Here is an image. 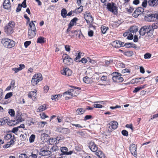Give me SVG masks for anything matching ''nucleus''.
I'll list each match as a JSON object with an SVG mask.
<instances>
[{
	"mask_svg": "<svg viewBox=\"0 0 158 158\" xmlns=\"http://www.w3.org/2000/svg\"><path fill=\"white\" fill-rule=\"evenodd\" d=\"M73 89H70L68 91L64 92L63 94V96L65 97L66 100H68L71 98L73 96H76L79 94V91L77 89H79V87L74 86H70Z\"/></svg>",
	"mask_w": 158,
	"mask_h": 158,
	"instance_id": "obj_1",
	"label": "nucleus"
},
{
	"mask_svg": "<svg viewBox=\"0 0 158 158\" xmlns=\"http://www.w3.org/2000/svg\"><path fill=\"white\" fill-rule=\"evenodd\" d=\"M34 22L36 21H31L29 24V28L28 31V37L29 39L33 38L36 35L37 30Z\"/></svg>",
	"mask_w": 158,
	"mask_h": 158,
	"instance_id": "obj_2",
	"label": "nucleus"
},
{
	"mask_svg": "<svg viewBox=\"0 0 158 158\" xmlns=\"http://www.w3.org/2000/svg\"><path fill=\"white\" fill-rule=\"evenodd\" d=\"M15 23L13 21H10L4 27V31L8 35H10L14 32Z\"/></svg>",
	"mask_w": 158,
	"mask_h": 158,
	"instance_id": "obj_3",
	"label": "nucleus"
},
{
	"mask_svg": "<svg viewBox=\"0 0 158 158\" xmlns=\"http://www.w3.org/2000/svg\"><path fill=\"white\" fill-rule=\"evenodd\" d=\"M139 33L142 35H144L147 33L148 36L151 37L153 34V29L151 26H144L141 28Z\"/></svg>",
	"mask_w": 158,
	"mask_h": 158,
	"instance_id": "obj_4",
	"label": "nucleus"
},
{
	"mask_svg": "<svg viewBox=\"0 0 158 158\" xmlns=\"http://www.w3.org/2000/svg\"><path fill=\"white\" fill-rule=\"evenodd\" d=\"M1 43L5 48H10L14 47L15 42L12 40L7 38H4L2 39Z\"/></svg>",
	"mask_w": 158,
	"mask_h": 158,
	"instance_id": "obj_5",
	"label": "nucleus"
},
{
	"mask_svg": "<svg viewBox=\"0 0 158 158\" xmlns=\"http://www.w3.org/2000/svg\"><path fill=\"white\" fill-rule=\"evenodd\" d=\"M106 8L108 10L112 12L113 14L114 15L118 14V7L114 2H108L107 4Z\"/></svg>",
	"mask_w": 158,
	"mask_h": 158,
	"instance_id": "obj_6",
	"label": "nucleus"
},
{
	"mask_svg": "<svg viewBox=\"0 0 158 158\" xmlns=\"http://www.w3.org/2000/svg\"><path fill=\"white\" fill-rule=\"evenodd\" d=\"M43 79V77L41 73L35 74L33 76L31 79V83L33 86H35Z\"/></svg>",
	"mask_w": 158,
	"mask_h": 158,
	"instance_id": "obj_7",
	"label": "nucleus"
},
{
	"mask_svg": "<svg viewBox=\"0 0 158 158\" xmlns=\"http://www.w3.org/2000/svg\"><path fill=\"white\" fill-rule=\"evenodd\" d=\"M24 121V119L22 116L21 113L19 111L17 112L15 115L14 116V119L12 120V122H13V125H15Z\"/></svg>",
	"mask_w": 158,
	"mask_h": 158,
	"instance_id": "obj_8",
	"label": "nucleus"
},
{
	"mask_svg": "<svg viewBox=\"0 0 158 158\" xmlns=\"http://www.w3.org/2000/svg\"><path fill=\"white\" fill-rule=\"evenodd\" d=\"M113 76L112 79L114 82L117 83L121 82L124 80L123 78L121 77V74L117 72H114L112 74Z\"/></svg>",
	"mask_w": 158,
	"mask_h": 158,
	"instance_id": "obj_9",
	"label": "nucleus"
},
{
	"mask_svg": "<svg viewBox=\"0 0 158 158\" xmlns=\"http://www.w3.org/2000/svg\"><path fill=\"white\" fill-rule=\"evenodd\" d=\"M118 125V123L117 121H112L107 124V129L109 132L112 131L117 128Z\"/></svg>",
	"mask_w": 158,
	"mask_h": 158,
	"instance_id": "obj_10",
	"label": "nucleus"
},
{
	"mask_svg": "<svg viewBox=\"0 0 158 158\" xmlns=\"http://www.w3.org/2000/svg\"><path fill=\"white\" fill-rule=\"evenodd\" d=\"M62 59L63 62L64 64L69 65L73 64V60L70 57L69 55L66 54H64L62 56Z\"/></svg>",
	"mask_w": 158,
	"mask_h": 158,
	"instance_id": "obj_11",
	"label": "nucleus"
},
{
	"mask_svg": "<svg viewBox=\"0 0 158 158\" xmlns=\"http://www.w3.org/2000/svg\"><path fill=\"white\" fill-rule=\"evenodd\" d=\"M84 17L87 23L90 25L93 22L94 19L90 13L86 12L84 15Z\"/></svg>",
	"mask_w": 158,
	"mask_h": 158,
	"instance_id": "obj_12",
	"label": "nucleus"
},
{
	"mask_svg": "<svg viewBox=\"0 0 158 158\" xmlns=\"http://www.w3.org/2000/svg\"><path fill=\"white\" fill-rule=\"evenodd\" d=\"M144 11V9L142 7H139L137 8L132 14L133 17L137 18Z\"/></svg>",
	"mask_w": 158,
	"mask_h": 158,
	"instance_id": "obj_13",
	"label": "nucleus"
},
{
	"mask_svg": "<svg viewBox=\"0 0 158 158\" xmlns=\"http://www.w3.org/2000/svg\"><path fill=\"white\" fill-rule=\"evenodd\" d=\"M4 138L6 140L10 139L9 142L10 144H14L15 141V136L14 135L12 136L11 134H7L5 136Z\"/></svg>",
	"mask_w": 158,
	"mask_h": 158,
	"instance_id": "obj_14",
	"label": "nucleus"
},
{
	"mask_svg": "<svg viewBox=\"0 0 158 158\" xmlns=\"http://www.w3.org/2000/svg\"><path fill=\"white\" fill-rule=\"evenodd\" d=\"M129 149L131 154L135 157H136L137 154L136 152V145L132 143L130 146Z\"/></svg>",
	"mask_w": 158,
	"mask_h": 158,
	"instance_id": "obj_15",
	"label": "nucleus"
},
{
	"mask_svg": "<svg viewBox=\"0 0 158 158\" xmlns=\"http://www.w3.org/2000/svg\"><path fill=\"white\" fill-rule=\"evenodd\" d=\"M60 72L62 75L67 76H69L72 74V71L67 68L64 67L63 69L61 70Z\"/></svg>",
	"mask_w": 158,
	"mask_h": 158,
	"instance_id": "obj_16",
	"label": "nucleus"
},
{
	"mask_svg": "<svg viewBox=\"0 0 158 158\" xmlns=\"http://www.w3.org/2000/svg\"><path fill=\"white\" fill-rule=\"evenodd\" d=\"M124 42L120 40H115L112 43V46L114 48H120L124 46Z\"/></svg>",
	"mask_w": 158,
	"mask_h": 158,
	"instance_id": "obj_17",
	"label": "nucleus"
},
{
	"mask_svg": "<svg viewBox=\"0 0 158 158\" xmlns=\"http://www.w3.org/2000/svg\"><path fill=\"white\" fill-rule=\"evenodd\" d=\"M144 19L145 21L148 22H152L155 21L153 14H147L145 16Z\"/></svg>",
	"mask_w": 158,
	"mask_h": 158,
	"instance_id": "obj_18",
	"label": "nucleus"
},
{
	"mask_svg": "<svg viewBox=\"0 0 158 158\" xmlns=\"http://www.w3.org/2000/svg\"><path fill=\"white\" fill-rule=\"evenodd\" d=\"M91 151L94 152H96L98 150V147L94 142H90L89 146Z\"/></svg>",
	"mask_w": 158,
	"mask_h": 158,
	"instance_id": "obj_19",
	"label": "nucleus"
},
{
	"mask_svg": "<svg viewBox=\"0 0 158 158\" xmlns=\"http://www.w3.org/2000/svg\"><path fill=\"white\" fill-rule=\"evenodd\" d=\"M3 6L4 9L7 10H10L11 5L10 0H4L3 3Z\"/></svg>",
	"mask_w": 158,
	"mask_h": 158,
	"instance_id": "obj_20",
	"label": "nucleus"
},
{
	"mask_svg": "<svg viewBox=\"0 0 158 158\" xmlns=\"http://www.w3.org/2000/svg\"><path fill=\"white\" fill-rule=\"evenodd\" d=\"M148 5L151 7H157L158 6V0H148Z\"/></svg>",
	"mask_w": 158,
	"mask_h": 158,
	"instance_id": "obj_21",
	"label": "nucleus"
},
{
	"mask_svg": "<svg viewBox=\"0 0 158 158\" xmlns=\"http://www.w3.org/2000/svg\"><path fill=\"white\" fill-rule=\"evenodd\" d=\"M37 92V90L35 89H34L33 91L29 92L28 94V97L32 100H35L36 98Z\"/></svg>",
	"mask_w": 158,
	"mask_h": 158,
	"instance_id": "obj_22",
	"label": "nucleus"
},
{
	"mask_svg": "<svg viewBox=\"0 0 158 158\" xmlns=\"http://www.w3.org/2000/svg\"><path fill=\"white\" fill-rule=\"evenodd\" d=\"M51 154V152L49 150H43L41 149L39 154L40 155L43 156H46L50 155Z\"/></svg>",
	"mask_w": 158,
	"mask_h": 158,
	"instance_id": "obj_23",
	"label": "nucleus"
},
{
	"mask_svg": "<svg viewBox=\"0 0 158 158\" xmlns=\"http://www.w3.org/2000/svg\"><path fill=\"white\" fill-rule=\"evenodd\" d=\"M57 139L56 138H52L47 140V143L49 145L54 146L57 143Z\"/></svg>",
	"mask_w": 158,
	"mask_h": 158,
	"instance_id": "obj_24",
	"label": "nucleus"
},
{
	"mask_svg": "<svg viewBox=\"0 0 158 158\" xmlns=\"http://www.w3.org/2000/svg\"><path fill=\"white\" fill-rule=\"evenodd\" d=\"M129 31L131 33H133V34H136V32L138 33V28L137 26H133L130 27L129 29Z\"/></svg>",
	"mask_w": 158,
	"mask_h": 158,
	"instance_id": "obj_25",
	"label": "nucleus"
},
{
	"mask_svg": "<svg viewBox=\"0 0 158 158\" xmlns=\"http://www.w3.org/2000/svg\"><path fill=\"white\" fill-rule=\"evenodd\" d=\"M78 19L77 18L75 17L72 19L68 25L72 27L73 26L76 25L77 24V21Z\"/></svg>",
	"mask_w": 158,
	"mask_h": 158,
	"instance_id": "obj_26",
	"label": "nucleus"
},
{
	"mask_svg": "<svg viewBox=\"0 0 158 158\" xmlns=\"http://www.w3.org/2000/svg\"><path fill=\"white\" fill-rule=\"evenodd\" d=\"M47 109L46 105L45 104H44L39 107L37 110V112H40L45 110Z\"/></svg>",
	"mask_w": 158,
	"mask_h": 158,
	"instance_id": "obj_27",
	"label": "nucleus"
},
{
	"mask_svg": "<svg viewBox=\"0 0 158 158\" xmlns=\"http://www.w3.org/2000/svg\"><path fill=\"white\" fill-rule=\"evenodd\" d=\"M95 154L100 158H105V156L104 153L101 150H98L96 153Z\"/></svg>",
	"mask_w": 158,
	"mask_h": 158,
	"instance_id": "obj_28",
	"label": "nucleus"
},
{
	"mask_svg": "<svg viewBox=\"0 0 158 158\" xmlns=\"http://www.w3.org/2000/svg\"><path fill=\"white\" fill-rule=\"evenodd\" d=\"M46 42V39L43 36H40L37 39V43L43 44Z\"/></svg>",
	"mask_w": 158,
	"mask_h": 158,
	"instance_id": "obj_29",
	"label": "nucleus"
},
{
	"mask_svg": "<svg viewBox=\"0 0 158 158\" xmlns=\"http://www.w3.org/2000/svg\"><path fill=\"white\" fill-rule=\"evenodd\" d=\"M15 81L14 80H12L10 82V85L6 88V90L7 91L10 90L12 88L13 89L15 87Z\"/></svg>",
	"mask_w": 158,
	"mask_h": 158,
	"instance_id": "obj_30",
	"label": "nucleus"
},
{
	"mask_svg": "<svg viewBox=\"0 0 158 158\" xmlns=\"http://www.w3.org/2000/svg\"><path fill=\"white\" fill-rule=\"evenodd\" d=\"M48 135L46 133L42 134L41 135V139L43 142L47 141Z\"/></svg>",
	"mask_w": 158,
	"mask_h": 158,
	"instance_id": "obj_31",
	"label": "nucleus"
},
{
	"mask_svg": "<svg viewBox=\"0 0 158 158\" xmlns=\"http://www.w3.org/2000/svg\"><path fill=\"white\" fill-rule=\"evenodd\" d=\"M73 54L74 55V57H75L74 58V61L76 62H79V52L78 51L75 52V53H73Z\"/></svg>",
	"mask_w": 158,
	"mask_h": 158,
	"instance_id": "obj_32",
	"label": "nucleus"
},
{
	"mask_svg": "<svg viewBox=\"0 0 158 158\" xmlns=\"http://www.w3.org/2000/svg\"><path fill=\"white\" fill-rule=\"evenodd\" d=\"M123 54L126 56L130 57L133 55V52L132 51H128L123 52Z\"/></svg>",
	"mask_w": 158,
	"mask_h": 158,
	"instance_id": "obj_33",
	"label": "nucleus"
},
{
	"mask_svg": "<svg viewBox=\"0 0 158 158\" xmlns=\"http://www.w3.org/2000/svg\"><path fill=\"white\" fill-rule=\"evenodd\" d=\"M67 12L66 9L64 8L62 9L61 15L63 18H66L67 16Z\"/></svg>",
	"mask_w": 158,
	"mask_h": 158,
	"instance_id": "obj_34",
	"label": "nucleus"
},
{
	"mask_svg": "<svg viewBox=\"0 0 158 158\" xmlns=\"http://www.w3.org/2000/svg\"><path fill=\"white\" fill-rule=\"evenodd\" d=\"M101 29L102 32L103 34H104L106 33V31L108 29V27L104 26H102L101 27Z\"/></svg>",
	"mask_w": 158,
	"mask_h": 158,
	"instance_id": "obj_35",
	"label": "nucleus"
},
{
	"mask_svg": "<svg viewBox=\"0 0 158 158\" xmlns=\"http://www.w3.org/2000/svg\"><path fill=\"white\" fill-rule=\"evenodd\" d=\"M70 130L68 128H63L62 133L64 134H66L69 133Z\"/></svg>",
	"mask_w": 158,
	"mask_h": 158,
	"instance_id": "obj_36",
	"label": "nucleus"
},
{
	"mask_svg": "<svg viewBox=\"0 0 158 158\" xmlns=\"http://www.w3.org/2000/svg\"><path fill=\"white\" fill-rule=\"evenodd\" d=\"M84 81L86 83L89 84L91 83V79L89 77L86 76L84 77Z\"/></svg>",
	"mask_w": 158,
	"mask_h": 158,
	"instance_id": "obj_37",
	"label": "nucleus"
},
{
	"mask_svg": "<svg viewBox=\"0 0 158 158\" xmlns=\"http://www.w3.org/2000/svg\"><path fill=\"white\" fill-rule=\"evenodd\" d=\"M113 60L112 59H109V60H106L105 61V65L106 66H108L112 63Z\"/></svg>",
	"mask_w": 158,
	"mask_h": 158,
	"instance_id": "obj_38",
	"label": "nucleus"
},
{
	"mask_svg": "<svg viewBox=\"0 0 158 158\" xmlns=\"http://www.w3.org/2000/svg\"><path fill=\"white\" fill-rule=\"evenodd\" d=\"M128 5L129 6H130L129 8H127V6L126 7H125V8L126 9L127 11L128 12L130 13H131L133 11L134 9L133 8L132 6H130V5Z\"/></svg>",
	"mask_w": 158,
	"mask_h": 158,
	"instance_id": "obj_39",
	"label": "nucleus"
},
{
	"mask_svg": "<svg viewBox=\"0 0 158 158\" xmlns=\"http://www.w3.org/2000/svg\"><path fill=\"white\" fill-rule=\"evenodd\" d=\"M8 113L11 117H14L15 116V111L13 109H9L8 111Z\"/></svg>",
	"mask_w": 158,
	"mask_h": 158,
	"instance_id": "obj_40",
	"label": "nucleus"
},
{
	"mask_svg": "<svg viewBox=\"0 0 158 158\" xmlns=\"http://www.w3.org/2000/svg\"><path fill=\"white\" fill-rule=\"evenodd\" d=\"M13 96V93L12 92H9L8 93L5 95L4 99H7L8 98H11Z\"/></svg>",
	"mask_w": 158,
	"mask_h": 158,
	"instance_id": "obj_41",
	"label": "nucleus"
},
{
	"mask_svg": "<svg viewBox=\"0 0 158 158\" xmlns=\"http://www.w3.org/2000/svg\"><path fill=\"white\" fill-rule=\"evenodd\" d=\"M61 152L63 153L64 154H66L68 148L66 147H62L61 148Z\"/></svg>",
	"mask_w": 158,
	"mask_h": 158,
	"instance_id": "obj_42",
	"label": "nucleus"
},
{
	"mask_svg": "<svg viewBox=\"0 0 158 158\" xmlns=\"http://www.w3.org/2000/svg\"><path fill=\"white\" fill-rule=\"evenodd\" d=\"M35 135L34 134L31 135L29 138V141L30 143L33 142L35 140Z\"/></svg>",
	"mask_w": 158,
	"mask_h": 158,
	"instance_id": "obj_43",
	"label": "nucleus"
},
{
	"mask_svg": "<svg viewBox=\"0 0 158 158\" xmlns=\"http://www.w3.org/2000/svg\"><path fill=\"white\" fill-rule=\"evenodd\" d=\"M148 4V1L147 0H144L142 3V6L143 7L146 8Z\"/></svg>",
	"mask_w": 158,
	"mask_h": 158,
	"instance_id": "obj_44",
	"label": "nucleus"
},
{
	"mask_svg": "<svg viewBox=\"0 0 158 158\" xmlns=\"http://www.w3.org/2000/svg\"><path fill=\"white\" fill-rule=\"evenodd\" d=\"M130 2V0H123V5L125 7H126L127 6L130 5L129 3Z\"/></svg>",
	"mask_w": 158,
	"mask_h": 158,
	"instance_id": "obj_45",
	"label": "nucleus"
},
{
	"mask_svg": "<svg viewBox=\"0 0 158 158\" xmlns=\"http://www.w3.org/2000/svg\"><path fill=\"white\" fill-rule=\"evenodd\" d=\"M41 118L42 119H45L46 118H48V117L47 115L44 113H42L40 114Z\"/></svg>",
	"mask_w": 158,
	"mask_h": 158,
	"instance_id": "obj_46",
	"label": "nucleus"
},
{
	"mask_svg": "<svg viewBox=\"0 0 158 158\" xmlns=\"http://www.w3.org/2000/svg\"><path fill=\"white\" fill-rule=\"evenodd\" d=\"M37 154H35L33 152H32L31 154L28 157V158H37Z\"/></svg>",
	"mask_w": 158,
	"mask_h": 158,
	"instance_id": "obj_47",
	"label": "nucleus"
},
{
	"mask_svg": "<svg viewBox=\"0 0 158 158\" xmlns=\"http://www.w3.org/2000/svg\"><path fill=\"white\" fill-rule=\"evenodd\" d=\"M151 27L152 28L153 32L154 29H156L158 28V23L153 24Z\"/></svg>",
	"mask_w": 158,
	"mask_h": 158,
	"instance_id": "obj_48",
	"label": "nucleus"
},
{
	"mask_svg": "<svg viewBox=\"0 0 158 158\" xmlns=\"http://www.w3.org/2000/svg\"><path fill=\"white\" fill-rule=\"evenodd\" d=\"M152 55L151 54L148 53L145 54L144 55V58L145 59H149L151 57Z\"/></svg>",
	"mask_w": 158,
	"mask_h": 158,
	"instance_id": "obj_49",
	"label": "nucleus"
},
{
	"mask_svg": "<svg viewBox=\"0 0 158 158\" xmlns=\"http://www.w3.org/2000/svg\"><path fill=\"white\" fill-rule=\"evenodd\" d=\"M122 134L125 136H127L128 135V133L127 131L125 130H123L122 131Z\"/></svg>",
	"mask_w": 158,
	"mask_h": 158,
	"instance_id": "obj_50",
	"label": "nucleus"
},
{
	"mask_svg": "<svg viewBox=\"0 0 158 158\" xmlns=\"http://www.w3.org/2000/svg\"><path fill=\"white\" fill-rule=\"evenodd\" d=\"M19 158H28V156L25 153H21L19 155Z\"/></svg>",
	"mask_w": 158,
	"mask_h": 158,
	"instance_id": "obj_51",
	"label": "nucleus"
},
{
	"mask_svg": "<svg viewBox=\"0 0 158 158\" xmlns=\"http://www.w3.org/2000/svg\"><path fill=\"white\" fill-rule=\"evenodd\" d=\"M10 102V101L6 99L3 100L1 103L3 104H7Z\"/></svg>",
	"mask_w": 158,
	"mask_h": 158,
	"instance_id": "obj_52",
	"label": "nucleus"
},
{
	"mask_svg": "<svg viewBox=\"0 0 158 158\" xmlns=\"http://www.w3.org/2000/svg\"><path fill=\"white\" fill-rule=\"evenodd\" d=\"M117 65L119 67L121 68H125V65L122 62L120 61L117 64Z\"/></svg>",
	"mask_w": 158,
	"mask_h": 158,
	"instance_id": "obj_53",
	"label": "nucleus"
},
{
	"mask_svg": "<svg viewBox=\"0 0 158 158\" xmlns=\"http://www.w3.org/2000/svg\"><path fill=\"white\" fill-rule=\"evenodd\" d=\"M31 42L30 41H27L25 42L24 43V45L26 48L30 44Z\"/></svg>",
	"mask_w": 158,
	"mask_h": 158,
	"instance_id": "obj_54",
	"label": "nucleus"
},
{
	"mask_svg": "<svg viewBox=\"0 0 158 158\" xmlns=\"http://www.w3.org/2000/svg\"><path fill=\"white\" fill-rule=\"evenodd\" d=\"M58 96H60V94L52 95L51 96V99L52 100H56V99L58 100Z\"/></svg>",
	"mask_w": 158,
	"mask_h": 158,
	"instance_id": "obj_55",
	"label": "nucleus"
},
{
	"mask_svg": "<svg viewBox=\"0 0 158 158\" xmlns=\"http://www.w3.org/2000/svg\"><path fill=\"white\" fill-rule=\"evenodd\" d=\"M2 119V125L5 124L6 123L8 122V120L7 118H5L1 119Z\"/></svg>",
	"mask_w": 158,
	"mask_h": 158,
	"instance_id": "obj_56",
	"label": "nucleus"
},
{
	"mask_svg": "<svg viewBox=\"0 0 158 158\" xmlns=\"http://www.w3.org/2000/svg\"><path fill=\"white\" fill-rule=\"evenodd\" d=\"M19 67L18 68L19 71L21 70L22 69L25 68V66L24 64H21L19 65Z\"/></svg>",
	"mask_w": 158,
	"mask_h": 158,
	"instance_id": "obj_57",
	"label": "nucleus"
},
{
	"mask_svg": "<svg viewBox=\"0 0 158 158\" xmlns=\"http://www.w3.org/2000/svg\"><path fill=\"white\" fill-rule=\"evenodd\" d=\"M124 46H125L126 48H129L131 47L132 45V43H124Z\"/></svg>",
	"mask_w": 158,
	"mask_h": 158,
	"instance_id": "obj_58",
	"label": "nucleus"
},
{
	"mask_svg": "<svg viewBox=\"0 0 158 158\" xmlns=\"http://www.w3.org/2000/svg\"><path fill=\"white\" fill-rule=\"evenodd\" d=\"M107 79V77L106 76H102L101 78V80L103 81H106Z\"/></svg>",
	"mask_w": 158,
	"mask_h": 158,
	"instance_id": "obj_59",
	"label": "nucleus"
},
{
	"mask_svg": "<svg viewBox=\"0 0 158 158\" xmlns=\"http://www.w3.org/2000/svg\"><path fill=\"white\" fill-rule=\"evenodd\" d=\"M126 127L128 128L131 129L132 131H133V130L132 124H127L126 125Z\"/></svg>",
	"mask_w": 158,
	"mask_h": 158,
	"instance_id": "obj_60",
	"label": "nucleus"
},
{
	"mask_svg": "<svg viewBox=\"0 0 158 158\" xmlns=\"http://www.w3.org/2000/svg\"><path fill=\"white\" fill-rule=\"evenodd\" d=\"M64 48L65 49V50L67 52H70V46L69 45H65L64 46Z\"/></svg>",
	"mask_w": 158,
	"mask_h": 158,
	"instance_id": "obj_61",
	"label": "nucleus"
},
{
	"mask_svg": "<svg viewBox=\"0 0 158 158\" xmlns=\"http://www.w3.org/2000/svg\"><path fill=\"white\" fill-rule=\"evenodd\" d=\"M26 0H24V1L23 2L22 4H21V6L22 7H23V8H26L27 7V5L26 4Z\"/></svg>",
	"mask_w": 158,
	"mask_h": 158,
	"instance_id": "obj_62",
	"label": "nucleus"
},
{
	"mask_svg": "<svg viewBox=\"0 0 158 158\" xmlns=\"http://www.w3.org/2000/svg\"><path fill=\"white\" fill-rule=\"evenodd\" d=\"M18 130L19 129L17 127H14L12 129L11 132L14 133H16L18 132Z\"/></svg>",
	"mask_w": 158,
	"mask_h": 158,
	"instance_id": "obj_63",
	"label": "nucleus"
},
{
	"mask_svg": "<svg viewBox=\"0 0 158 158\" xmlns=\"http://www.w3.org/2000/svg\"><path fill=\"white\" fill-rule=\"evenodd\" d=\"M49 89V87L48 86L45 85L44 87V93H47Z\"/></svg>",
	"mask_w": 158,
	"mask_h": 158,
	"instance_id": "obj_64",
	"label": "nucleus"
}]
</instances>
